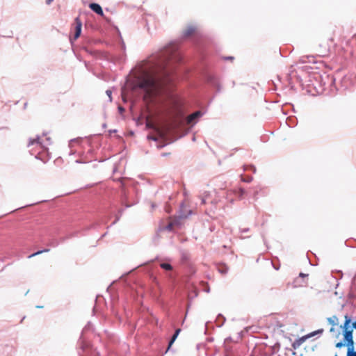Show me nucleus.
<instances>
[{"instance_id":"f257e3e1","label":"nucleus","mask_w":356,"mask_h":356,"mask_svg":"<svg viewBox=\"0 0 356 356\" xmlns=\"http://www.w3.org/2000/svg\"><path fill=\"white\" fill-rule=\"evenodd\" d=\"M181 60V56L175 44H170L160 52L144 60L127 79L122 89L123 101L128 97L127 90H140L146 101L159 95L164 87L172 81L175 65Z\"/></svg>"},{"instance_id":"f03ea898","label":"nucleus","mask_w":356,"mask_h":356,"mask_svg":"<svg viewBox=\"0 0 356 356\" xmlns=\"http://www.w3.org/2000/svg\"><path fill=\"white\" fill-rule=\"evenodd\" d=\"M345 321L341 326L343 329V340L336 343V347L341 348L344 346L347 347L346 356H356V350H355V343L353 341V329H350V323L351 318L349 316H344Z\"/></svg>"},{"instance_id":"7ed1b4c3","label":"nucleus","mask_w":356,"mask_h":356,"mask_svg":"<svg viewBox=\"0 0 356 356\" xmlns=\"http://www.w3.org/2000/svg\"><path fill=\"white\" fill-rule=\"evenodd\" d=\"M51 143L49 137L45 138L44 141L41 136H37L35 138L30 139L28 143V147L31 154L35 155V158L45 161V159L42 156L44 152H48L47 146Z\"/></svg>"},{"instance_id":"20e7f679","label":"nucleus","mask_w":356,"mask_h":356,"mask_svg":"<svg viewBox=\"0 0 356 356\" xmlns=\"http://www.w3.org/2000/svg\"><path fill=\"white\" fill-rule=\"evenodd\" d=\"M323 332V329H319L316 331L312 332L305 336H303V337L296 339L292 343V346L294 349H297L306 341V339L311 338L316 334H321Z\"/></svg>"},{"instance_id":"39448f33","label":"nucleus","mask_w":356,"mask_h":356,"mask_svg":"<svg viewBox=\"0 0 356 356\" xmlns=\"http://www.w3.org/2000/svg\"><path fill=\"white\" fill-rule=\"evenodd\" d=\"M202 113L200 111H195L191 115H188L186 120V124L191 126H193L196 124L197 119L202 117Z\"/></svg>"},{"instance_id":"423d86ee","label":"nucleus","mask_w":356,"mask_h":356,"mask_svg":"<svg viewBox=\"0 0 356 356\" xmlns=\"http://www.w3.org/2000/svg\"><path fill=\"white\" fill-rule=\"evenodd\" d=\"M75 22V33H74V40H76L81 35V27L82 22H81L79 17H76L74 20Z\"/></svg>"},{"instance_id":"0eeeda50","label":"nucleus","mask_w":356,"mask_h":356,"mask_svg":"<svg viewBox=\"0 0 356 356\" xmlns=\"http://www.w3.org/2000/svg\"><path fill=\"white\" fill-rule=\"evenodd\" d=\"M89 8L93 11L95 12V13L99 15H103L104 13H103V10L102 8V7L100 6L99 4L98 3H90L89 5Z\"/></svg>"},{"instance_id":"6e6552de","label":"nucleus","mask_w":356,"mask_h":356,"mask_svg":"<svg viewBox=\"0 0 356 356\" xmlns=\"http://www.w3.org/2000/svg\"><path fill=\"white\" fill-rule=\"evenodd\" d=\"M195 29H196V28L194 26H188L186 28V29L184 31V37L190 36L195 32Z\"/></svg>"},{"instance_id":"1a4fd4ad","label":"nucleus","mask_w":356,"mask_h":356,"mask_svg":"<svg viewBox=\"0 0 356 356\" xmlns=\"http://www.w3.org/2000/svg\"><path fill=\"white\" fill-rule=\"evenodd\" d=\"M300 60L303 63H314V57L313 56H303L300 57Z\"/></svg>"},{"instance_id":"9d476101","label":"nucleus","mask_w":356,"mask_h":356,"mask_svg":"<svg viewBox=\"0 0 356 356\" xmlns=\"http://www.w3.org/2000/svg\"><path fill=\"white\" fill-rule=\"evenodd\" d=\"M327 322L332 325V326L337 325L338 324V318L337 316H332L331 317H328L327 318Z\"/></svg>"},{"instance_id":"9b49d317","label":"nucleus","mask_w":356,"mask_h":356,"mask_svg":"<svg viewBox=\"0 0 356 356\" xmlns=\"http://www.w3.org/2000/svg\"><path fill=\"white\" fill-rule=\"evenodd\" d=\"M228 270V267L226 265H221L218 267V272L222 275L226 274Z\"/></svg>"},{"instance_id":"f8f14e48","label":"nucleus","mask_w":356,"mask_h":356,"mask_svg":"<svg viewBox=\"0 0 356 356\" xmlns=\"http://www.w3.org/2000/svg\"><path fill=\"white\" fill-rule=\"evenodd\" d=\"M160 266L163 269L166 270H171L172 269V266L170 264H168V263H161L160 264Z\"/></svg>"},{"instance_id":"ddd939ff","label":"nucleus","mask_w":356,"mask_h":356,"mask_svg":"<svg viewBox=\"0 0 356 356\" xmlns=\"http://www.w3.org/2000/svg\"><path fill=\"white\" fill-rule=\"evenodd\" d=\"M177 337V336H176L175 334H173V336L172 337V338H171V339H170V342H169L168 347V348H167L166 352H167V351H168V350H170V348L171 346H172V343L175 342V341L176 340Z\"/></svg>"},{"instance_id":"4468645a","label":"nucleus","mask_w":356,"mask_h":356,"mask_svg":"<svg viewBox=\"0 0 356 356\" xmlns=\"http://www.w3.org/2000/svg\"><path fill=\"white\" fill-rule=\"evenodd\" d=\"M49 249H44V250H40V251H38V252H36L29 255V257H33L38 255V254H41L42 252H49Z\"/></svg>"},{"instance_id":"2eb2a0df","label":"nucleus","mask_w":356,"mask_h":356,"mask_svg":"<svg viewBox=\"0 0 356 356\" xmlns=\"http://www.w3.org/2000/svg\"><path fill=\"white\" fill-rule=\"evenodd\" d=\"M245 190L242 188H238V196L239 197H242L243 195L245 194Z\"/></svg>"},{"instance_id":"dca6fc26","label":"nucleus","mask_w":356,"mask_h":356,"mask_svg":"<svg viewBox=\"0 0 356 356\" xmlns=\"http://www.w3.org/2000/svg\"><path fill=\"white\" fill-rule=\"evenodd\" d=\"M252 180V177H247L246 178H243L242 181L244 182H250Z\"/></svg>"},{"instance_id":"f3484780","label":"nucleus","mask_w":356,"mask_h":356,"mask_svg":"<svg viewBox=\"0 0 356 356\" xmlns=\"http://www.w3.org/2000/svg\"><path fill=\"white\" fill-rule=\"evenodd\" d=\"M106 94L107 95V96L109 98V101L111 102L112 101V97H111V94H112V92L111 90H107L106 91Z\"/></svg>"},{"instance_id":"a211bd4d","label":"nucleus","mask_w":356,"mask_h":356,"mask_svg":"<svg viewBox=\"0 0 356 356\" xmlns=\"http://www.w3.org/2000/svg\"><path fill=\"white\" fill-rule=\"evenodd\" d=\"M173 224L172 222L169 223L166 227L165 229L167 230L171 231L172 229Z\"/></svg>"},{"instance_id":"6ab92c4d","label":"nucleus","mask_w":356,"mask_h":356,"mask_svg":"<svg viewBox=\"0 0 356 356\" xmlns=\"http://www.w3.org/2000/svg\"><path fill=\"white\" fill-rule=\"evenodd\" d=\"M147 138L149 140H154V141H157V140H158V138L156 136H148Z\"/></svg>"},{"instance_id":"aec40b11","label":"nucleus","mask_w":356,"mask_h":356,"mask_svg":"<svg viewBox=\"0 0 356 356\" xmlns=\"http://www.w3.org/2000/svg\"><path fill=\"white\" fill-rule=\"evenodd\" d=\"M249 231V228H244V229H241V233L243 234V233H246Z\"/></svg>"},{"instance_id":"412c9836","label":"nucleus","mask_w":356,"mask_h":356,"mask_svg":"<svg viewBox=\"0 0 356 356\" xmlns=\"http://www.w3.org/2000/svg\"><path fill=\"white\" fill-rule=\"evenodd\" d=\"M350 329H355L356 330V321L353 323L352 327H350Z\"/></svg>"},{"instance_id":"4be33fe9","label":"nucleus","mask_w":356,"mask_h":356,"mask_svg":"<svg viewBox=\"0 0 356 356\" xmlns=\"http://www.w3.org/2000/svg\"><path fill=\"white\" fill-rule=\"evenodd\" d=\"M299 276L301 277H307L308 275L307 274H305L303 273H300Z\"/></svg>"},{"instance_id":"5701e85b","label":"nucleus","mask_w":356,"mask_h":356,"mask_svg":"<svg viewBox=\"0 0 356 356\" xmlns=\"http://www.w3.org/2000/svg\"><path fill=\"white\" fill-rule=\"evenodd\" d=\"M181 330L180 329H177L175 330V332L174 334H175L176 336H178L179 332H180Z\"/></svg>"},{"instance_id":"b1692460","label":"nucleus","mask_w":356,"mask_h":356,"mask_svg":"<svg viewBox=\"0 0 356 356\" xmlns=\"http://www.w3.org/2000/svg\"><path fill=\"white\" fill-rule=\"evenodd\" d=\"M118 109L120 113H122L124 111V109L122 106H119Z\"/></svg>"},{"instance_id":"393cba45","label":"nucleus","mask_w":356,"mask_h":356,"mask_svg":"<svg viewBox=\"0 0 356 356\" xmlns=\"http://www.w3.org/2000/svg\"><path fill=\"white\" fill-rule=\"evenodd\" d=\"M53 1H54V0H46V3H47V5H49V4H51V2H52Z\"/></svg>"},{"instance_id":"a878e982","label":"nucleus","mask_w":356,"mask_h":356,"mask_svg":"<svg viewBox=\"0 0 356 356\" xmlns=\"http://www.w3.org/2000/svg\"><path fill=\"white\" fill-rule=\"evenodd\" d=\"M164 145H165L164 144L157 145V147H158V148H161V147H163Z\"/></svg>"},{"instance_id":"bb28decb","label":"nucleus","mask_w":356,"mask_h":356,"mask_svg":"<svg viewBox=\"0 0 356 356\" xmlns=\"http://www.w3.org/2000/svg\"><path fill=\"white\" fill-rule=\"evenodd\" d=\"M205 202H206L205 197H202V204H205Z\"/></svg>"},{"instance_id":"cd10ccee","label":"nucleus","mask_w":356,"mask_h":356,"mask_svg":"<svg viewBox=\"0 0 356 356\" xmlns=\"http://www.w3.org/2000/svg\"><path fill=\"white\" fill-rule=\"evenodd\" d=\"M334 328L333 327H331V328H330V332H334Z\"/></svg>"},{"instance_id":"c85d7f7f","label":"nucleus","mask_w":356,"mask_h":356,"mask_svg":"<svg viewBox=\"0 0 356 356\" xmlns=\"http://www.w3.org/2000/svg\"><path fill=\"white\" fill-rule=\"evenodd\" d=\"M250 168H252L253 172H255V168L254 166H251Z\"/></svg>"},{"instance_id":"c756f323","label":"nucleus","mask_w":356,"mask_h":356,"mask_svg":"<svg viewBox=\"0 0 356 356\" xmlns=\"http://www.w3.org/2000/svg\"><path fill=\"white\" fill-rule=\"evenodd\" d=\"M119 220V218L118 217L116 220L113 222V224L115 223Z\"/></svg>"},{"instance_id":"7c9ffc66","label":"nucleus","mask_w":356,"mask_h":356,"mask_svg":"<svg viewBox=\"0 0 356 356\" xmlns=\"http://www.w3.org/2000/svg\"><path fill=\"white\" fill-rule=\"evenodd\" d=\"M219 316H221L223 318V322H225V318L222 315H219Z\"/></svg>"},{"instance_id":"2f4dec72","label":"nucleus","mask_w":356,"mask_h":356,"mask_svg":"<svg viewBox=\"0 0 356 356\" xmlns=\"http://www.w3.org/2000/svg\"><path fill=\"white\" fill-rule=\"evenodd\" d=\"M227 59L231 60L232 59V57H227Z\"/></svg>"},{"instance_id":"473e14b6","label":"nucleus","mask_w":356,"mask_h":356,"mask_svg":"<svg viewBox=\"0 0 356 356\" xmlns=\"http://www.w3.org/2000/svg\"><path fill=\"white\" fill-rule=\"evenodd\" d=\"M57 245H58V243H56L55 244L53 245V246L56 247V246H57Z\"/></svg>"},{"instance_id":"72a5a7b5","label":"nucleus","mask_w":356,"mask_h":356,"mask_svg":"<svg viewBox=\"0 0 356 356\" xmlns=\"http://www.w3.org/2000/svg\"><path fill=\"white\" fill-rule=\"evenodd\" d=\"M38 308H42V307L41 306H37Z\"/></svg>"}]
</instances>
